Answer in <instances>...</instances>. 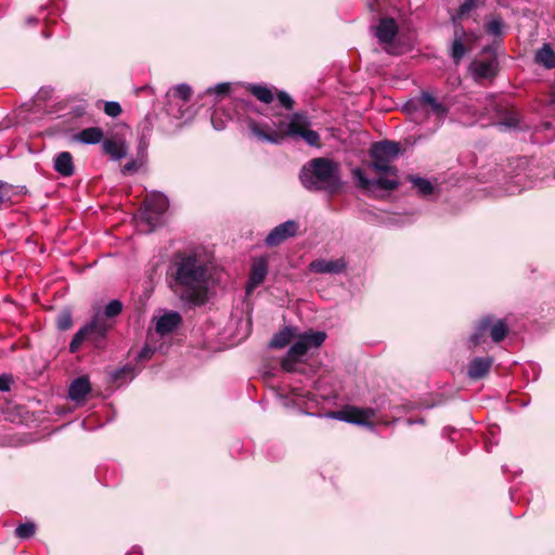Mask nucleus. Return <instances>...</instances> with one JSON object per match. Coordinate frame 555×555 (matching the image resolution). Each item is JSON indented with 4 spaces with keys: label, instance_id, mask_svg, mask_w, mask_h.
Wrapping results in <instances>:
<instances>
[{
    "label": "nucleus",
    "instance_id": "1",
    "mask_svg": "<svg viewBox=\"0 0 555 555\" xmlns=\"http://www.w3.org/2000/svg\"><path fill=\"white\" fill-rule=\"evenodd\" d=\"M211 273L205 259L195 254H178L168 270L169 287L188 306L207 300Z\"/></svg>",
    "mask_w": 555,
    "mask_h": 555
},
{
    "label": "nucleus",
    "instance_id": "2",
    "mask_svg": "<svg viewBox=\"0 0 555 555\" xmlns=\"http://www.w3.org/2000/svg\"><path fill=\"white\" fill-rule=\"evenodd\" d=\"M247 126L253 135L260 141L279 144L285 135L299 137L310 126L305 114L294 113L289 117L282 114H274L269 121H256L248 117Z\"/></svg>",
    "mask_w": 555,
    "mask_h": 555
},
{
    "label": "nucleus",
    "instance_id": "3",
    "mask_svg": "<svg viewBox=\"0 0 555 555\" xmlns=\"http://www.w3.org/2000/svg\"><path fill=\"white\" fill-rule=\"evenodd\" d=\"M299 180L309 191L334 194L341 188L340 166L326 157L313 158L302 166Z\"/></svg>",
    "mask_w": 555,
    "mask_h": 555
},
{
    "label": "nucleus",
    "instance_id": "4",
    "mask_svg": "<svg viewBox=\"0 0 555 555\" xmlns=\"http://www.w3.org/2000/svg\"><path fill=\"white\" fill-rule=\"evenodd\" d=\"M296 339L281 362L283 370L286 372H294L299 359L310 349L319 348L325 341L326 334L322 331L310 330L302 334H297Z\"/></svg>",
    "mask_w": 555,
    "mask_h": 555
},
{
    "label": "nucleus",
    "instance_id": "5",
    "mask_svg": "<svg viewBox=\"0 0 555 555\" xmlns=\"http://www.w3.org/2000/svg\"><path fill=\"white\" fill-rule=\"evenodd\" d=\"M406 109L410 111L416 122H421L420 117L423 115H433L436 127H439L448 115V108L428 92H422L417 98L411 100L406 104Z\"/></svg>",
    "mask_w": 555,
    "mask_h": 555
},
{
    "label": "nucleus",
    "instance_id": "6",
    "mask_svg": "<svg viewBox=\"0 0 555 555\" xmlns=\"http://www.w3.org/2000/svg\"><path fill=\"white\" fill-rule=\"evenodd\" d=\"M485 104L483 115H488L494 119V122L507 129H514L519 126L518 113L511 109L507 104L493 94H487L482 98Z\"/></svg>",
    "mask_w": 555,
    "mask_h": 555
},
{
    "label": "nucleus",
    "instance_id": "7",
    "mask_svg": "<svg viewBox=\"0 0 555 555\" xmlns=\"http://www.w3.org/2000/svg\"><path fill=\"white\" fill-rule=\"evenodd\" d=\"M168 206L169 201L163 193H150L144 199V210L140 215L138 225L144 223L147 228L146 231H153L159 224Z\"/></svg>",
    "mask_w": 555,
    "mask_h": 555
},
{
    "label": "nucleus",
    "instance_id": "8",
    "mask_svg": "<svg viewBox=\"0 0 555 555\" xmlns=\"http://www.w3.org/2000/svg\"><path fill=\"white\" fill-rule=\"evenodd\" d=\"M113 326L101 313H96L92 320L82 326L73 337L69 344V351L76 352L87 339L104 338Z\"/></svg>",
    "mask_w": 555,
    "mask_h": 555
},
{
    "label": "nucleus",
    "instance_id": "9",
    "mask_svg": "<svg viewBox=\"0 0 555 555\" xmlns=\"http://www.w3.org/2000/svg\"><path fill=\"white\" fill-rule=\"evenodd\" d=\"M488 331L491 339L494 343H500L507 335L508 328L504 321L499 320L495 323H492L491 317H485L478 322L475 332L470 336L472 344L474 346L479 345Z\"/></svg>",
    "mask_w": 555,
    "mask_h": 555
},
{
    "label": "nucleus",
    "instance_id": "10",
    "mask_svg": "<svg viewBox=\"0 0 555 555\" xmlns=\"http://www.w3.org/2000/svg\"><path fill=\"white\" fill-rule=\"evenodd\" d=\"M353 179L357 182V186L363 190H371V188H378L386 191H393L398 189L399 181L397 177H379L376 180L369 179L364 171L357 167L351 171Z\"/></svg>",
    "mask_w": 555,
    "mask_h": 555
},
{
    "label": "nucleus",
    "instance_id": "11",
    "mask_svg": "<svg viewBox=\"0 0 555 555\" xmlns=\"http://www.w3.org/2000/svg\"><path fill=\"white\" fill-rule=\"evenodd\" d=\"M486 55L472 62L469 70L476 80L492 78L498 73V61L493 53L483 50Z\"/></svg>",
    "mask_w": 555,
    "mask_h": 555
},
{
    "label": "nucleus",
    "instance_id": "12",
    "mask_svg": "<svg viewBox=\"0 0 555 555\" xmlns=\"http://www.w3.org/2000/svg\"><path fill=\"white\" fill-rule=\"evenodd\" d=\"M398 31L399 26L392 17L380 18L378 24L373 28L374 36L388 53H392L389 47L398 35Z\"/></svg>",
    "mask_w": 555,
    "mask_h": 555
},
{
    "label": "nucleus",
    "instance_id": "13",
    "mask_svg": "<svg viewBox=\"0 0 555 555\" xmlns=\"http://www.w3.org/2000/svg\"><path fill=\"white\" fill-rule=\"evenodd\" d=\"M375 410L371 408L350 406L336 412L334 416L347 423L372 426L371 420L375 417Z\"/></svg>",
    "mask_w": 555,
    "mask_h": 555
},
{
    "label": "nucleus",
    "instance_id": "14",
    "mask_svg": "<svg viewBox=\"0 0 555 555\" xmlns=\"http://www.w3.org/2000/svg\"><path fill=\"white\" fill-rule=\"evenodd\" d=\"M269 272V261L264 256L256 257L251 261L249 278L246 284V294H251L260 286Z\"/></svg>",
    "mask_w": 555,
    "mask_h": 555
},
{
    "label": "nucleus",
    "instance_id": "15",
    "mask_svg": "<svg viewBox=\"0 0 555 555\" xmlns=\"http://www.w3.org/2000/svg\"><path fill=\"white\" fill-rule=\"evenodd\" d=\"M299 230V224L294 220H287L274 229L266 237L268 246H278L287 238L294 237Z\"/></svg>",
    "mask_w": 555,
    "mask_h": 555
},
{
    "label": "nucleus",
    "instance_id": "16",
    "mask_svg": "<svg viewBox=\"0 0 555 555\" xmlns=\"http://www.w3.org/2000/svg\"><path fill=\"white\" fill-rule=\"evenodd\" d=\"M346 262L344 259H315L309 264V270L319 274H337L341 273L346 269Z\"/></svg>",
    "mask_w": 555,
    "mask_h": 555
},
{
    "label": "nucleus",
    "instance_id": "17",
    "mask_svg": "<svg viewBox=\"0 0 555 555\" xmlns=\"http://www.w3.org/2000/svg\"><path fill=\"white\" fill-rule=\"evenodd\" d=\"M400 153V144L391 141H380L372 145L370 151L371 158H386L395 160Z\"/></svg>",
    "mask_w": 555,
    "mask_h": 555
},
{
    "label": "nucleus",
    "instance_id": "18",
    "mask_svg": "<svg viewBox=\"0 0 555 555\" xmlns=\"http://www.w3.org/2000/svg\"><path fill=\"white\" fill-rule=\"evenodd\" d=\"M182 322V318L177 311H169L160 315L155 323L157 334L164 336L172 333Z\"/></svg>",
    "mask_w": 555,
    "mask_h": 555
},
{
    "label": "nucleus",
    "instance_id": "19",
    "mask_svg": "<svg viewBox=\"0 0 555 555\" xmlns=\"http://www.w3.org/2000/svg\"><path fill=\"white\" fill-rule=\"evenodd\" d=\"M492 364L493 358L491 357H476L468 365L467 375L472 379H480L489 373Z\"/></svg>",
    "mask_w": 555,
    "mask_h": 555
},
{
    "label": "nucleus",
    "instance_id": "20",
    "mask_svg": "<svg viewBox=\"0 0 555 555\" xmlns=\"http://www.w3.org/2000/svg\"><path fill=\"white\" fill-rule=\"evenodd\" d=\"M91 390L90 382L87 376H80L75 378L68 388V397L77 402H83L86 400V397Z\"/></svg>",
    "mask_w": 555,
    "mask_h": 555
},
{
    "label": "nucleus",
    "instance_id": "21",
    "mask_svg": "<svg viewBox=\"0 0 555 555\" xmlns=\"http://www.w3.org/2000/svg\"><path fill=\"white\" fill-rule=\"evenodd\" d=\"M54 170L62 177H70L74 175L73 156L69 152L59 153L53 163Z\"/></svg>",
    "mask_w": 555,
    "mask_h": 555
},
{
    "label": "nucleus",
    "instance_id": "22",
    "mask_svg": "<svg viewBox=\"0 0 555 555\" xmlns=\"http://www.w3.org/2000/svg\"><path fill=\"white\" fill-rule=\"evenodd\" d=\"M296 337H297L296 327L286 326L273 336L269 346H270V348L282 349V348L286 347Z\"/></svg>",
    "mask_w": 555,
    "mask_h": 555
},
{
    "label": "nucleus",
    "instance_id": "23",
    "mask_svg": "<svg viewBox=\"0 0 555 555\" xmlns=\"http://www.w3.org/2000/svg\"><path fill=\"white\" fill-rule=\"evenodd\" d=\"M534 61L546 69L555 68V51L548 43H544L535 52Z\"/></svg>",
    "mask_w": 555,
    "mask_h": 555
},
{
    "label": "nucleus",
    "instance_id": "24",
    "mask_svg": "<svg viewBox=\"0 0 555 555\" xmlns=\"http://www.w3.org/2000/svg\"><path fill=\"white\" fill-rule=\"evenodd\" d=\"M105 154L109 155L112 159L118 160L126 156L127 149L125 144L115 139H106L102 144Z\"/></svg>",
    "mask_w": 555,
    "mask_h": 555
},
{
    "label": "nucleus",
    "instance_id": "25",
    "mask_svg": "<svg viewBox=\"0 0 555 555\" xmlns=\"http://www.w3.org/2000/svg\"><path fill=\"white\" fill-rule=\"evenodd\" d=\"M465 37H466V34L462 28L455 29V37H454V40L452 42V48H451V57L454 60L455 63H459L466 52V48L464 44Z\"/></svg>",
    "mask_w": 555,
    "mask_h": 555
},
{
    "label": "nucleus",
    "instance_id": "26",
    "mask_svg": "<svg viewBox=\"0 0 555 555\" xmlns=\"http://www.w3.org/2000/svg\"><path fill=\"white\" fill-rule=\"evenodd\" d=\"M103 131L99 127H90L81 130L77 139L85 144H95L103 139Z\"/></svg>",
    "mask_w": 555,
    "mask_h": 555
},
{
    "label": "nucleus",
    "instance_id": "27",
    "mask_svg": "<svg viewBox=\"0 0 555 555\" xmlns=\"http://www.w3.org/2000/svg\"><path fill=\"white\" fill-rule=\"evenodd\" d=\"M369 166L377 173H386L393 177L398 175V169L391 165V160L386 158H372Z\"/></svg>",
    "mask_w": 555,
    "mask_h": 555
},
{
    "label": "nucleus",
    "instance_id": "28",
    "mask_svg": "<svg viewBox=\"0 0 555 555\" xmlns=\"http://www.w3.org/2000/svg\"><path fill=\"white\" fill-rule=\"evenodd\" d=\"M191 94H192L191 87L186 83H180V85H177L173 88H171L168 91L167 96L169 99L172 98L175 100H180L183 103H186L191 99Z\"/></svg>",
    "mask_w": 555,
    "mask_h": 555
},
{
    "label": "nucleus",
    "instance_id": "29",
    "mask_svg": "<svg viewBox=\"0 0 555 555\" xmlns=\"http://www.w3.org/2000/svg\"><path fill=\"white\" fill-rule=\"evenodd\" d=\"M249 92L263 103H271L273 101V92L267 86L250 85L248 88Z\"/></svg>",
    "mask_w": 555,
    "mask_h": 555
},
{
    "label": "nucleus",
    "instance_id": "30",
    "mask_svg": "<svg viewBox=\"0 0 555 555\" xmlns=\"http://www.w3.org/2000/svg\"><path fill=\"white\" fill-rule=\"evenodd\" d=\"M409 181L417 189L421 195H430L434 191V186L428 179L421 178L417 176H409Z\"/></svg>",
    "mask_w": 555,
    "mask_h": 555
},
{
    "label": "nucleus",
    "instance_id": "31",
    "mask_svg": "<svg viewBox=\"0 0 555 555\" xmlns=\"http://www.w3.org/2000/svg\"><path fill=\"white\" fill-rule=\"evenodd\" d=\"M73 325L72 312L67 309L62 310L56 317V326L60 331H66Z\"/></svg>",
    "mask_w": 555,
    "mask_h": 555
},
{
    "label": "nucleus",
    "instance_id": "32",
    "mask_svg": "<svg viewBox=\"0 0 555 555\" xmlns=\"http://www.w3.org/2000/svg\"><path fill=\"white\" fill-rule=\"evenodd\" d=\"M35 531H36L35 524L25 522V524H21L15 529V534L17 538H20L22 540H26V539H29L30 537H33L35 534Z\"/></svg>",
    "mask_w": 555,
    "mask_h": 555
},
{
    "label": "nucleus",
    "instance_id": "33",
    "mask_svg": "<svg viewBox=\"0 0 555 555\" xmlns=\"http://www.w3.org/2000/svg\"><path fill=\"white\" fill-rule=\"evenodd\" d=\"M122 310V304L118 299L111 300L104 308L103 317L106 318H114L118 315Z\"/></svg>",
    "mask_w": 555,
    "mask_h": 555
},
{
    "label": "nucleus",
    "instance_id": "34",
    "mask_svg": "<svg viewBox=\"0 0 555 555\" xmlns=\"http://www.w3.org/2000/svg\"><path fill=\"white\" fill-rule=\"evenodd\" d=\"M503 21L500 17H494L487 22L486 30L488 34L498 37L502 35Z\"/></svg>",
    "mask_w": 555,
    "mask_h": 555
},
{
    "label": "nucleus",
    "instance_id": "35",
    "mask_svg": "<svg viewBox=\"0 0 555 555\" xmlns=\"http://www.w3.org/2000/svg\"><path fill=\"white\" fill-rule=\"evenodd\" d=\"M480 4V0H465L457 10V17L462 18Z\"/></svg>",
    "mask_w": 555,
    "mask_h": 555
},
{
    "label": "nucleus",
    "instance_id": "36",
    "mask_svg": "<svg viewBox=\"0 0 555 555\" xmlns=\"http://www.w3.org/2000/svg\"><path fill=\"white\" fill-rule=\"evenodd\" d=\"M310 146H319L320 145V135L317 131L306 129L304 130L300 135Z\"/></svg>",
    "mask_w": 555,
    "mask_h": 555
},
{
    "label": "nucleus",
    "instance_id": "37",
    "mask_svg": "<svg viewBox=\"0 0 555 555\" xmlns=\"http://www.w3.org/2000/svg\"><path fill=\"white\" fill-rule=\"evenodd\" d=\"M104 112L111 117H117L121 113V106L118 102H106L104 105Z\"/></svg>",
    "mask_w": 555,
    "mask_h": 555
},
{
    "label": "nucleus",
    "instance_id": "38",
    "mask_svg": "<svg viewBox=\"0 0 555 555\" xmlns=\"http://www.w3.org/2000/svg\"><path fill=\"white\" fill-rule=\"evenodd\" d=\"M278 100L280 104L286 109H292L294 106L293 99L285 91H280L278 93Z\"/></svg>",
    "mask_w": 555,
    "mask_h": 555
},
{
    "label": "nucleus",
    "instance_id": "39",
    "mask_svg": "<svg viewBox=\"0 0 555 555\" xmlns=\"http://www.w3.org/2000/svg\"><path fill=\"white\" fill-rule=\"evenodd\" d=\"M230 90V85L227 82L218 83L212 88L207 89V93H214L217 95H223L227 94Z\"/></svg>",
    "mask_w": 555,
    "mask_h": 555
},
{
    "label": "nucleus",
    "instance_id": "40",
    "mask_svg": "<svg viewBox=\"0 0 555 555\" xmlns=\"http://www.w3.org/2000/svg\"><path fill=\"white\" fill-rule=\"evenodd\" d=\"M11 382L12 379L9 375H0V391H9Z\"/></svg>",
    "mask_w": 555,
    "mask_h": 555
},
{
    "label": "nucleus",
    "instance_id": "41",
    "mask_svg": "<svg viewBox=\"0 0 555 555\" xmlns=\"http://www.w3.org/2000/svg\"><path fill=\"white\" fill-rule=\"evenodd\" d=\"M154 353V349H152L149 345H145L144 348L139 353V358L141 360L149 359Z\"/></svg>",
    "mask_w": 555,
    "mask_h": 555
},
{
    "label": "nucleus",
    "instance_id": "42",
    "mask_svg": "<svg viewBox=\"0 0 555 555\" xmlns=\"http://www.w3.org/2000/svg\"><path fill=\"white\" fill-rule=\"evenodd\" d=\"M211 122L215 129L222 130L224 128V125L222 121H217L216 113L211 116Z\"/></svg>",
    "mask_w": 555,
    "mask_h": 555
},
{
    "label": "nucleus",
    "instance_id": "43",
    "mask_svg": "<svg viewBox=\"0 0 555 555\" xmlns=\"http://www.w3.org/2000/svg\"><path fill=\"white\" fill-rule=\"evenodd\" d=\"M135 169H137V164H135V162H129V163H127V164L124 166V171H125V172L134 171Z\"/></svg>",
    "mask_w": 555,
    "mask_h": 555
},
{
    "label": "nucleus",
    "instance_id": "44",
    "mask_svg": "<svg viewBox=\"0 0 555 555\" xmlns=\"http://www.w3.org/2000/svg\"><path fill=\"white\" fill-rule=\"evenodd\" d=\"M5 184L0 181V206L5 202V199L8 198L7 197V194L3 192V189H4Z\"/></svg>",
    "mask_w": 555,
    "mask_h": 555
},
{
    "label": "nucleus",
    "instance_id": "45",
    "mask_svg": "<svg viewBox=\"0 0 555 555\" xmlns=\"http://www.w3.org/2000/svg\"><path fill=\"white\" fill-rule=\"evenodd\" d=\"M36 22H37V20H36V18H34V17L28 18V23H29V24H31V23H36Z\"/></svg>",
    "mask_w": 555,
    "mask_h": 555
},
{
    "label": "nucleus",
    "instance_id": "46",
    "mask_svg": "<svg viewBox=\"0 0 555 555\" xmlns=\"http://www.w3.org/2000/svg\"><path fill=\"white\" fill-rule=\"evenodd\" d=\"M552 101L555 103V91H554V94L552 96Z\"/></svg>",
    "mask_w": 555,
    "mask_h": 555
},
{
    "label": "nucleus",
    "instance_id": "47",
    "mask_svg": "<svg viewBox=\"0 0 555 555\" xmlns=\"http://www.w3.org/2000/svg\"><path fill=\"white\" fill-rule=\"evenodd\" d=\"M245 107H246V108H249V107H251V105H250V104H248V103H246V104H245Z\"/></svg>",
    "mask_w": 555,
    "mask_h": 555
},
{
    "label": "nucleus",
    "instance_id": "48",
    "mask_svg": "<svg viewBox=\"0 0 555 555\" xmlns=\"http://www.w3.org/2000/svg\"><path fill=\"white\" fill-rule=\"evenodd\" d=\"M44 37H50V35L48 33H43Z\"/></svg>",
    "mask_w": 555,
    "mask_h": 555
}]
</instances>
